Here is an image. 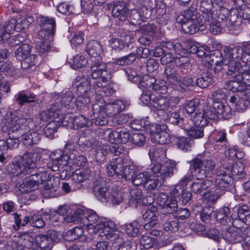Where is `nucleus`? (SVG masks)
I'll return each mask as SVG.
<instances>
[{
    "instance_id": "f3484780",
    "label": "nucleus",
    "mask_w": 250,
    "mask_h": 250,
    "mask_svg": "<svg viewBox=\"0 0 250 250\" xmlns=\"http://www.w3.org/2000/svg\"><path fill=\"white\" fill-rule=\"evenodd\" d=\"M90 74L93 79H97V81L106 80L108 71L106 63L102 60L91 61Z\"/></svg>"
},
{
    "instance_id": "7c9ffc66",
    "label": "nucleus",
    "mask_w": 250,
    "mask_h": 250,
    "mask_svg": "<svg viewBox=\"0 0 250 250\" xmlns=\"http://www.w3.org/2000/svg\"><path fill=\"white\" fill-rule=\"evenodd\" d=\"M125 167L124 161L122 157L114 158L106 167L107 173L110 176H113L115 174L121 175L123 174Z\"/></svg>"
},
{
    "instance_id": "de8ad7c7",
    "label": "nucleus",
    "mask_w": 250,
    "mask_h": 250,
    "mask_svg": "<svg viewBox=\"0 0 250 250\" xmlns=\"http://www.w3.org/2000/svg\"><path fill=\"white\" fill-rule=\"evenodd\" d=\"M35 242L39 247L44 250H50L52 248L51 241L49 240L47 234H38L35 237Z\"/></svg>"
},
{
    "instance_id": "5fc2aeb1",
    "label": "nucleus",
    "mask_w": 250,
    "mask_h": 250,
    "mask_svg": "<svg viewBox=\"0 0 250 250\" xmlns=\"http://www.w3.org/2000/svg\"><path fill=\"white\" fill-rule=\"evenodd\" d=\"M204 126L194 125L193 126L189 128L186 125V128L183 129L187 131L189 136L194 139H199L204 136Z\"/></svg>"
},
{
    "instance_id": "4be33fe9",
    "label": "nucleus",
    "mask_w": 250,
    "mask_h": 250,
    "mask_svg": "<svg viewBox=\"0 0 250 250\" xmlns=\"http://www.w3.org/2000/svg\"><path fill=\"white\" fill-rule=\"evenodd\" d=\"M107 115L104 106L95 104L93 105L91 123L96 125H104L108 123Z\"/></svg>"
},
{
    "instance_id": "a19ab883",
    "label": "nucleus",
    "mask_w": 250,
    "mask_h": 250,
    "mask_svg": "<svg viewBox=\"0 0 250 250\" xmlns=\"http://www.w3.org/2000/svg\"><path fill=\"white\" fill-rule=\"evenodd\" d=\"M230 175L236 179H241L246 176L245 166L241 162L233 164L229 168Z\"/></svg>"
},
{
    "instance_id": "864d4df0",
    "label": "nucleus",
    "mask_w": 250,
    "mask_h": 250,
    "mask_svg": "<svg viewBox=\"0 0 250 250\" xmlns=\"http://www.w3.org/2000/svg\"><path fill=\"white\" fill-rule=\"evenodd\" d=\"M31 47L26 43L22 44L15 51V55L17 60L22 61L23 59L30 54Z\"/></svg>"
},
{
    "instance_id": "39448f33",
    "label": "nucleus",
    "mask_w": 250,
    "mask_h": 250,
    "mask_svg": "<svg viewBox=\"0 0 250 250\" xmlns=\"http://www.w3.org/2000/svg\"><path fill=\"white\" fill-rule=\"evenodd\" d=\"M140 99L145 104L149 105L154 112V116L157 115L159 120L166 119L168 109L178 104L180 101L178 97H167L160 95L156 96L149 92H144Z\"/></svg>"
},
{
    "instance_id": "c85d7f7f",
    "label": "nucleus",
    "mask_w": 250,
    "mask_h": 250,
    "mask_svg": "<svg viewBox=\"0 0 250 250\" xmlns=\"http://www.w3.org/2000/svg\"><path fill=\"white\" fill-rule=\"evenodd\" d=\"M17 24V20L12 19L5 23L4 25L0 27V42L2 43L10 38L13 32L19 29Z\"/></svg>"
},
{
    "instance_id": "1a4fd4ad",
    "label": "nucleus",
    "mask_w": 250,
    "mask_h": 250,
    "mask_svg": "<svg viewBox=\"0 0 250 250\" xmlns=\"http://www.w3.org/2000/svg\"><path fill=\"white\" fill-rule=\"evenodd\" d=\"M238 222L237 219L232 220V226L224 233V239L230 243H240L250 236V229L242 226Z\"/></svg>"
},
{
    "instance_id": "72a5a7b5",
    "label": "nucleus",
    "mask_w": 250,
    "mask_h": 250,
    "mask_svg": "<svg viewBox=\"0 0 250 250\" xmlns=\"http://www.w3.org/2000/svg\"><path fill=\"white\" fill-rule=\"evenodd\" d=\"M129 10L124 1L116 2L112 8V15L114 18H118L120 21H125L127 19Z\"/></svg>"
},
{
    "instance_id": "5701e85b",
    "label": "nucleus",
    "mask_w": 250,
    "mask_h": 250,
    "mask_svg": "<svg viewBox=\"0 0 250 250\" xmlns=\"http://www.w3.org/2000/svg\"><path fill=\"white\" fill-rule=\"evenodd\" d=\"M52 96L55 100H59L57 103L60 102L62 106L71 109L75 107V97L71 91L61 93L54 92Z\"/></svg>"
},
{
    "instance_id": "4c0bfd02",
    "label": "nucleus",
    "mask_w": 250,
    "mask_h": 250,
    "mask_svg": "<svg viewBox=\"0 0 250 250\" xmlns=\"http://www.w3.org/2000/svg\"><path fill=\"white\" fill-rule=\"evenodd\" d=\"M229 101L233 104H235V109L239 112H244L250 104V98L246 95H243L241 97L231 96Z\"/></svg>"
},
{
    "instance_id": "6e6552de",
    "label": "nucleus",
    "mask_w": 250,
    "mask_h": 250,
    "mask_svg": "<svg viewBox=\"0 0 250 250\" xmlns=\"http://www.w3.org/2000/svg\"><path fill=\"white\" fill-rule=\"evenodd\" d=\"M232 182V177L230 175L229 167L221 166L217 170L215 179L214 185L215 189L211 191L208 194L204 192L206 197L208 196L209 200L215 202L218 198L224 195Z\"/></svg>"
},
{
    "instance_id": "dca6fc26",
    "label": "nucleus",
    "mask_w": 250,
    "mask_h": 250,
    "mask_svg": "<svg viewBox=\"0 0 250 250\" xmlns=\"http://www.w3.org/2000/svg\"><path fill=\"white\" fill-rule=\"evenodd\" d=\"M237 68L238 70L231 74H227L231 76L232 80L226 83V88L233 92H243L245 90V86L243 83V76H241L242 70V66L241 65L240 61H239V66Z\"/></svg>"
},
{
    "instance_id": "b1692460",
    "label": "nucleus",
    "mask_w": 250,
    "mask_h": 250,
    "mask_svg": "<svg viewBox=\"0 0 250 250\" xmlns=\"http://www.w3.org/2000/svg\"><path fill=\"white\" fill-rule=\"evenodd\" d=\"M106 132L108 133L107 137H105L106 140L113 144H125L130 138L129 132L125 130L118 131L108 130Z\"/></svg>"
},
{
    "instance_id": "ea45409f",
    "label": "nucleus",
    "mask_w": 250,
    "mask_h": 250,
    "mask_svg": "<svg viewBox=\"0 0 250 250\" xmlns=\"http://www.w3.org/2000/svg\"><path fill=\"white\" fill-rule=\"evenodd\" d=\"M212 185V181L209 179L193 182L189 188L191 192L196 194L201 195L203 192Z\"/></svg>"
},
{
    "instance_id": "9d476101",
    "label": "nucleus",
    "mask_w": 250,
    "mask_h": 250,
    "mask_svg": "<svg viewBox=\"0 0 250 250\" xmlns=\"http://www.w3.org/2000/svg\"><path fill=\"white\" fill-rule=\"evenodd\" d=\"M168 131L166 125L159 124L152 125L150 129L151 140L161 145L168 144L170 140Z\"/></svg>"
},
{
    "instance_id": "338daca9",
    "label": "nucleus",
    "mask_w": 250,
    "mask_h": 250,
    "mask_svg": "<svg viewBox=\"0 0 250 250\" xmlns=\"http://www.w3.org/2000/svg\"><path fill=\"white\" fill-rule=\"evenodd\" d=\"M212 77L210 75H205L198 78L196 81V84L202 88H207L212 83Z\"/></svg>"
},
{
    "instance_id": "052dcab7",
    "label": "nucleus",
    "mask_w": 250,
    "mask_h": 250,
    "mask_svg": "<svg viewBox=\"0 0 250 250\" xmlns=\"http://www.w3.org/2000/svg\"><path fill=\"white\" fill-rule=\"evenodd\" d=\"M159 183L161 184L163 182L160 178L155 179L154 176L150 175L149 173L148 178H147L144 187L148 191H152L156 188Z\"/></svg>"
},
{
    "instance_id": "680f3d73",
    "label": "nucleus",
    "mask_w": 250,
    "mask_h": 250,
    "mask_svg": "<svg viewBox=\"0 0 250 250\" xmlns=\"http://www.w3.org/2000/svg\"><path fill=\"white\" fill-rule=\"evenodd\" d=\"M124 198V194L120 191L114 189L109 191V200H110L113 204H120L123 202Z\"/></svg>"
},
{
    "instance_id": "cd10ccee",
    "label": "nucleus",
    "mask_w": 250,
    "mask_h": 250,
    "mask_svg": "<svg viewBox=\"0 0 250 250\" xmlns=\"http://www.w3.org/2000/svg\"><path fill=\"white\" fill-rule=\"evenodd\" d=\"M208 111V106L207 105H201L199 108L196 109L194 115L191 118V121L196 125L205 126L208 123L207 112Z\"/></svg>"
},
{
    "instance_id": "a878e982",
    "label": "nucleus",
    "mask_w": 250,
    "mask_h": 250,
    "mask_svg": "<svg viewBox=\"0 0 250 250\" xmlns=\"http://www.w3.org/2000/svg\"><path fill=\"white\" fill-rule=\"evenodd\" d=\"M62 108L59 106L58 103L51 104L49 108L40 114V119L44 122H48L49 120L59 118L62 115Z\"/></svg>"
},
{
    "instance_id": "a18cd8bd",
    "label": "nucleus",
    "mask_w": 250,
    "mask_h": 250,
    "mask_svg": "<svg viewBox=\"0 0 250 250\" xmlns=\"http://www.w3.org/2000/svg\"><path fill=\"white\" fill-rule=\"evenodd\" d=\"M162 46L165 49L166 52L169 51V52H172V53L174 52L177 54H182L185 52L182 45L179 42H163Z\"/></svg>"
},
{
    "instance_id": "9b49d317",
    "label": "nucleus",
    "mask_w": 250,
    "mask_h": 250,
    "mask_svg": "<svg viewBox=\"0 0 250 250\" xmlns=\"http://www.w3.org/2000/svg\"><path fill=\"white\" fill-rule=\"evenodd\" d=\"M149 170L157 178L164 182L166 179L172 176L174 172L177 171L176 164L174 163H165L161 165L159 163H156L150 166Z\"/></svg>"
},
{
    "instance_id": "603ef678",
    "label": "nucleus",
    "mask_w": 250,
    "mask_h": 250,
    "mask_svg": "<svg viewBox=\"0 0 250 250\" xmlns=\"http://www.w3.org/2000/svg\"><path fill=\"white\" fill-rule=\"evenodd\" d=\"M18 71L19 70L10 62H0V72L6 73L10 76L20 77L21 74Z\"/></svg>"
},
{
    "instance_id": "6e6d98bb",
    "label": "nucleus",
    "mask_w": 250,
    "mask_h": 250,
    "mask_svg": "<svg viewBox=\"0 0 250 250\" xmlns=\"http://www.w3.org/2000/svg\"><path fill=\"white\" fill-rule=\"evenodd\" d=\"M75 106L79 110H85L87 108L90 103V98L89 95H78L75 99Z\"/></svg>"
},
{
    "instance_id": "774afa93",
    "label": "nucleus",
    "mask_w": 250,
    "mask_h": 250,
    "mask_svg": "<svg viewBox=\"0 0 250 250\" xmlns=\"http://www.w3.org/2000/svg\"><path fill=\"white\" fill-rule=\"evenodd\" d=\"M88 62V60L83 55H77L74 57L72 66L73 69H77L82 68L86 65Z\"/></svg>"
},
{
    "instance_id": "412c9836",
    "label": "nucleus",
    "mask_w": 250,
    "mask_h": 250,
    "mask_svg": "<svg viewBox=\"0 0 250 250\" xmlns=\"http://www.w3.org/2000/svg\"><path fill=\"white\" fill-rule=\"evenodd\" d=\"M129 104L123 100H114L107 104L104 107L106 114L113 117L128 107Z\"/></svg>"
},
{
    "instance_id": "2f4dec72",
    "label": "nucleus",
    "mask_w": 250,
    "mask_h": 250,
    "mask_svg": "<svg viewBox=\"0 0 250 250\" xmlns=\"http://www.w3.org/2000/svg\"><path fill=\"white\" fill-rule=\"evenodd\" d=\"M176 104L174 106L171 107L167 111V117L166 119L164 120H159L157 115H155L156 120L159 122L165 121L168 120L169 122L173 125H179L182 128H186V125L185 124L187 122V120L181 117L178 112L176 111H173L174 108L176 107Z\"/></svg>"
},
{
    "instance_id": "aec40b11",
    "label": "nucleus",
    "mask_w": 250,
    "mask_h": 250,
    "mask_svg": "<svg viewBox=\"0 0 250 250\" xmlns=\"http://www.w3.org/2000/svg\"><path fill=\"white\" fill-rule=\"evenodd\" d=\"M93 192L95 197L101 202L109 201V189L104 181L98 180L93 184Z\"/></svg>"
},
{
    "instance_id": "7ed1b4c3",
    "label": "nucleus",
    "mask_w": 250,
    "mask_h": 250,
    "mask_svg": "<svg viewBox=\"0 0 250 250\" xmlns=\"http://www.w3.org/2000/svg\"><path fill=\"white\" fill-rule=\"evenodd\" d=\"M216 166V162L210 157L199 156L191 161V172L187 174L178 183L180 189L186 187L188 183L195 177L197 180H202L206 178H211L212 171Z\"/></svg>"
},
{
    "instance_id": "c03bdc74",
    "label": "nucleus",
    "mask_w": 250,
    "mask_h": 250,
    "mask_svg": "<svg viewBox=\"0 0 250 250\" xmlns=\"http://www.w3.org/2000/svg\"><path fill=\"white\" fill-rule=\"evenodd\" d=\"M141 220L137 219L129 223H126L125 226V230L126 233L131 237H135L140 231V229L142 226L140 224Z\"/></svg>"
},
{
    "instance_id": "69168bd1",
    "label": "nucleus",
    "mask_w": 250,
    "mask_h": 250,
    "mask_svg": "<svg viewBox=\"0 0 250 250\" xmlns=\"http://www.w3.org/2000/svg\"><path fill=\"white\" fill-rule=\"evenodd\" d=\"M83 233V230L81 227H76L67 231V237L68 241H74L80 238Z\"/></svg>"
},
{
    "instance_id": "bf43d9fd",
    "label": "nucleus",
    "mask_w": 250,
    "mask_h": 250,
    "mask_svg": "<svg viewBox=\"0 0 250 250\" xmlns=\"http://www.w3.org/2000/svg\"><path fill=\"white\" fill-rule=\"evenodd\" d=\"M68 155L70 157V159L67 166L69 167H72L73 165L77 167L83 166L87 162L86 158L83 155H74L71 154Z\"/></svg>"
},
{
    "instance_id": "e433bc0d",
    "label": "nucleus",
    "mask_w": 250,
    "mask_h": 250,
    "mask_svg": "<svg viewBox=\"0 0 250 250\" xmlns=\"http://www.w3.org/2000/svg\"><path fill=\"white\" fill-rule=\"evenodd\" d=\"M60 186V180L59 179H50L45 183L43 189V195L47 198H53L56 197L58 194L57 192Z\"/></svg>"
},
{
    "instance_id": "c756f323",
    "label": "nucleus",
    "mask_w": 250,
    "mask_h": 250,
    "mask_svg": "<svg viewBox=\"0 0 250 250\" xmlns=\"http://www.w3.org/2000/svg\"><path fill=\"white\" fill-rule=\"evenodd\" d=\"M90 177V170L88 169H76L72 174V187L74 190H77L82 188V183L87 180Z\"/></svg>"
},
{
    "instance_id": "a211bd4d",
    "label": "nucleus",
    "mask_w": 250,
    "mask_h": 250,
    "mask_svg": "<svg viewBox=\"0 0 250 250\" xmlns=\"http://www.w3.org/2000/svg\"><path fill=\"white\" fill-rule=\"evenodd\" d=\"M140 84L146 88L152 87L153 90L162 94L167 93L168 89L166 81L156 80L154 77L150 76L145 77L141 82Z\"/></svg>"
},
{
    "instance_id": "0eeeda50",
    "label": "nucleus",
    "mask_w": 250,
    "mask_h": 250,
    "mask_svg": "<svg viewBox=\"0 0 250 250\" xmlns=\"http://www.w3.org/2000/svg\"><path fill=\"white\" fill-rule=\"evenodd\" d=\"M41 156L40 152L35 150L25 153L19 160L14 159L12 161L10 172L14 176L30 173L37 167V161Z\"/></svg>"
},
{
    "instance_id": "2eb2a0df",
    "label": "nucleus",
    "mask_w": 250,
    "mask_h": 250,
    "mask_svg": "<svg viewBox=\"0 0 250 250\" xmlns=\"http://www.w3.org/2000/svg\"><path fill=\"white\" fill-rule=\"evenodd\" d=\"M231 111L229 106L225 105L221 102H215L213 103L212 107L208 106L207 116L211 120H216L219 117V115L222 118L228 119L231 116Z\"/></svg>"
},
{
    "instance_id": "0e129e2a",
    "label": "nucleus",
    "mask_w": 250,
    "mask_h": 250,
    "mask_svg": "<svg viewBox=\"0 0 250 250\" xmlns=\"http://www.w3.org/2000/svg\"><path fill=\"white\" fill-rule=\"evenodd\" d=\"M149 172L148 171H146L136 175L131 179L132 184L136 186H139L142 184L144 186L147 178H148Z\"/></svg>"
},
{
    "instance_id": "f8f14e48",
    "label": "nucleus",
    "mask_w": 250,
    "mask_h": 250,
    "mask_svg": "<svg viewBox=\"0 0 250 250\" xmlns=\"http://www.w3.org/2000/svg\"><path fill=\"white\" fill-rule=\"evenodd\" d=\"M228 9L220 6L217 3L213 4L211 0H203L200 4V11L202 13V17L205 20H212V17L225 11Z\"/></svg>"
},
{
    "instance_id": "4d7b16f0",
    "label": "nucleus",
    "mask_w": 250,
    "mask_h": 250,
    "mask_svg": "<svg viewBox=\"0 0 250 250\" xmlns=\"http://www.w3.org/2000/svg\"><path fill=\"white\" fill-rule=\"evenodd\" d=\"M60 126V120L50 121L44 127L43 132L47 137H50L57 132Z\"/></svg>"
},
{
    "instance_id": "ddd939ff",
    "label": "nucleus",
    "mask_w": 250,
    "mask_h": 250,
    "mask_svg": "<svg viewBox=\"0 0 250 250\" xmlns=\"http://www.w3.org/2000/svg\"><path fill=\"white\" fill-rule=\"evenodd\" d=\"M38 22L41 27V30L38 34V37L41 39H53L56 27L55 19L53 18L39 16Z\"/></svg>"
},
{
    "instance_id": "79ce46f5",
    "label": "nucleus",
    "mask_w": 250,
    "mask_h": 250,
    "mask_svg": "<svg viewBox=\"0 0 250 250\" xmlns=\"http://www.w3.org/2000/svg\"><path fill=\"white\" fill-rule=\"evenodd\" d=\"M164 75L167 82L172 85H176L179 77L176 69L173 66L168 65L165 67Z\"/></svg>"
},
{
    "instance_id": "3c124183",
    "label": "nucleus",
    "mask_w": 250,
    "mask_h": 250,
    "mask_svg": "<svg viewBox=\"0 0 250 250\" xmlns=\"http://www.w3.org/2000/svg\"><path fill=\"white\" fill-rule=\"evenodd\" d=\"M142 197V192L141 189L137 188L131 189L129 198L130 206L134 208L137 207V204L141 202Z\"/></svg>"
},
{
    "instance_id": "f257e3e1",
    "label": "nucleus",
    "mask_w": 250,
    "mask_h": 250,
    "mask_svg": "<svg viewBox=\"0 0 250 250\" xmlns=\"http://www.w3.org/2000/svg\"><path fill=\"white\" fill-rule=\"evenodd\" d=\"M250 44L242 42L233 48L229 46L224 47L223 53L218 50L209 51L205 57V62L213 68L215 72L219 71L223 65L227 70V74H231L237 70L239 61L248 62L250 61L249 50Z\"/></svg>"
},
{
    "instance_id": "13d9d810",
    "label": "nucleus",
    "mask_w": 250,
    "mask_h": 250,
    "mask_svg": "<svg viewBox=\"0 0 250 250\" xmlns=\"http://www.w3.org/2000/svg\"><path fill=\"white\" fill-rule=\"evenodd\" d=\"M203 104H200V100L198 99H194L187 101L184 106L185 111L188 114H191L194 112H196L197 109L199 108L201 105H204Z\"/></svg>"
},
{
    "instance_id": "58836bf2",
    "label": "nucleus",
    "mask_w": 250,
    "mask_h": 250,
    "mask_svg": "<svg viewBox=\"0 0 250 250\" xmlns=\"http://www.w3.org/2000/svg\"><path fill=\"white\" fill-rule=\"evenodd\" d=\"M36 97V95L33 93L27 90H23L15 95V100L18 104L22 106L26 103L34 102Z\"/></svg>"
},
{
    "instance_id": "423d86ee",
    "label": "nucleus",
    "mask_w": 250,
    "mask_h": 250,
    "mask_svg": "<svg viewBox=\"0 0 250 250\" xmlns=\"http://www.w3.org/2000/svg\"><path fill=\"white\" fill-rule=\"evenodd\" d=\"M30 120V119L21 117L18 112H7L1 129L3 132H8L9 135H12L13 137L20 138L30 129L28 124Z\"/></svg>"
},
{
    "instance_id": "37998d69",
    "label": "nucleus",
    "mask_w": 250,
    "mask_h": 250,
    "mask_svg": "<svg viewBox=\"0 0 250 250\" xmlns=\"http://www.w3.org/2000/svg\"><path fill=\"white\" fill-rule=\"evenodd\" d=\"M37 55L35 54H30L22 61H21V68L23 70L27 72H30L36 68V65L37 63Z\"/></svg>"
},
{
    "instance_id": "f03ea898",
    "label": "nucleus",
    "mask_w": 250,
    "mask_h": 250,
    "mask_svg": "<svg viewBox=\"0 0 250 250\" xmlns=\"http://www.w3.org/2000/svg\"><path fill=\"white\" fill-rule=\"evenodd\" d=\"M229 11H225L212 17V20L203 21L200 14L193 7H190L180 14L177 19V22L181 24L184 32L189 34H194L198 31H203L207 25H209V30L214 35L217 34L222 29L219 21L228 17Z\"/></svg>"
},
{
    "instance_id": "393cba45",
    "label": "nucleus",
    "mask_w": 250,
    "mask_h": 250,
    "mask_svg": "<svg viewBox=\"0 0 250 250\" xmlns=\"http://www.w3.org/2000/svg\"><path fill=\"white\" fill-rule=\"evenodd\" d=\"M103 51L102 44L95 40L90 41L86 48V52L90 57V62L102 60Z\"/></svg>"
},
{
    "instance_id": "473e14b6",
    "label": "nucleus",
    "mask_w": 250,
    "mask_h": 250,
    "mask_svg": "<svg viewBox=\"0 0 250 250\" xmlns=\"http://www.w3.org/2000/svg\"><path fill=\"white\" fill-rule=\"evenodd\" d=\"M16 184V188L22 194L30 192L38 188L37 185L32 180L30 176L23 179H20Z\"/></svg>"
},
{
    "instance_id": "8fccbe9b",
    "label": "nucleus",
    "mask_w": 250,
    "mask_h": 250,
    "mask_svg": "<svg viewBox=\"0 0 250 250\" xmlns=\"http://www.w3.org/2000/svg\"><path fill=\"white\" fill-rule=\"evenodd\" d=\"M129 38L130 43L126 44L124 41L119 39H111L109 41V46L112 49L116 51H120L123 49L125 46L127 47L132 48L133 47V44L131 42V37H128Z\"/></svg>"
},
{
    "instance_id": "bb28decb",
    "label": "nucleus",
    "mask_w": 250,
    "mask_h": 250,
    "mask_svg": "<svg viewBox=\"0 0 250 250\" xmlns=\"http://www.w3.org/2000/svg\"><path fill=\"white\" fill-rule=\"evenodd\" d=\"M157 208L151 206L147 209L143 215V219L147 222L144 225V228L146 230H149L156 226L158 224Z\"/></svg>"
},
{
    "instance_id": "e2e57ef3",
    "label": "nucleus",
    "mask_w": 250,
    "mask_h": 250,
    "mask_svg": "<svg viewBox=\"0 0 250 250\" xmlns=\"http://www.w3.org/2000/svg\"><path fill=\"white\" fill-rule=\"evenodd\" d=\"M21 239L22 240L21 244L24 248L28 249L34 248L35 238L33 237L29 233H26L22 234Z\"/></svg>"
},
{
    "instance_id": "f704fd0d",
    "label": "nucleus",
    "mask_w": 250,
    "mask_h": 250,
    "mask_svg": "<svg viewBox=\"0 0 250 250\" xmlns=\"http://www.w3.org/2000/svg\"><path fill=\"white\" fill-rule=\"evenodd\" d=\"M93 87L96 92L102 96H110L115 93L112 86L107 83V79L102 81H96L93 83Z\"/></svg>"
},
{
    "instance_id": "20e7f679",
    "label": "nucleus",
    "mask_w": 250,
    "mask_h": 250,
    "mask_svg": "<svg viewBox=\"0 0 250 250\" xmlns=\"http://www.w3.org/2000/svg\"><path fill=\"white\" fill-rule=\"evenodd\" d=\"M83 224L92 232L99 236H105L108 239L114 240L118 237V231L116 224L112 221L103 222L95 211H84Z\"/></svg>"
},
{
    "instance_id": "4468645a",
    "label": "nucleus",
    "mask_w": 250,
    "mask_h": 250,
    "mask_svg": "<svg viewBox=\"0 0 250 250\" xmlns=\"http://www.w3.org/2000/svg\"><path fill=\"white\" fill-rule=\"evenodd\" d=\"M49 158L46 163L47 167L53 171H57L59 170L60 166H67L70 157L61 150H57L50 154Z\"/></svg>"
},
{
    "instance_id": "49530a36",
    "label": "nucleus",
    "mask_w": 250,
    "mask_h": 250,
    "mask_svg": "<svg viewBox=\"0 0 250 250\" xmlns=\"http://www.w3.org/2000/svg\"><path fill=\"white\" fill-rule=\"evenodd\" d=\"M84 210L82 208H78L74 212H70L64 218L67 223L82 222L83 223Z\"/></svg>"
},
{
    "instance_id": "6ab92c4d",
    "label": "nucleus",
    "mask_w": 250,
    "mask_h": 250,
    "mask_svg": "<svg viewBox=\"0 0 250 250\" xmlns=\"http://www.w3.org/2000/svg\"><path fill=\"white\" fill-rule=\"evenodd\" d=\"M157 202L162 207L163 213L170 214L177 210V201L173 198H169L166 193H160L157 197Z\"/></svg>"
},
{
    "instance_id": "09e8293b",
    "label": "nucleus",
    "mask_w": 250,
    "mask_h": 250,
    "mask_svg": "<svg viewBox=\"0 0 250 250\" xmlns=\"http://www.w3.org/2000/svg\"><path fill=\"white\" fill-rule=\"evenodd\" d=\"M36 48L41 54H44L51 49V41L53 39H41L38 37Z\"/></svg>"
},
{
    "instance_id": "c9c22d12",
    "label": "nucleus",
    "mask_w": 250,
    "mask_h": 250,
    "mask_svg": "<svg viewBox=\"0 0 250 250\" xmlns=\"http://www.w3.org/2000/svg\"><path fill=\"white\" fill-rule=\"evenodd\" d=\"M21 141L24 146L28 147L39 144L42 138V135L34 131H27L22 135Z\"/></svg>"
}]
</instances>
